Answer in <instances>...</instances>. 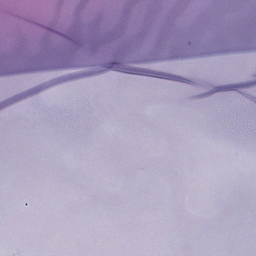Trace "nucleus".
Returning <instances> with one entry per match:
<instances>
[{"label": "nucleus", "instance_id": "f03ea898", "mask_svg": "<svg viewBox=\"0 0 256 256\" xmlns=\"http://www.w3.org/2000/svg\"><path fill=\"white\" fill-rule=\"evenodd\" d=\"M237 87H241V86L225 85V86L217 87L215 88L214 93H218L219 91H235Z\"/></svg>", "mask_w": 256, "mask_h": 256}, {"label": "nucleus", "instance_id": "7ed1b4c3", "mask_svg": "<svg viewBox=\"0 0 256 256\" xmlns=\"http://www.w3.org/2000/svg\"><path fill=\"white\" fill-rule=\"evenodd\" d=\"M251 84H244L242 87H249Z\"/></svg>", "mask_w": 256, "mask_h": 256}, {"label": "nucleus", "instance_id": "f257e3e1", "mask_svg": "<svg viewBox=\"0 0 256 256\" xmlns=\"http://www.w3.org/2000/svg\"><path fill=\"white\" fill-rule=\"evenodd\" d=\"M152 77H158L159 79H172L173 81H181L182 83H185V79L183 78H179V77H174L171 75H165V74H161V73H156L154 75H151Z\"/></svg>", "mask_w": 256, "mask_h": 256}]
</instances>
